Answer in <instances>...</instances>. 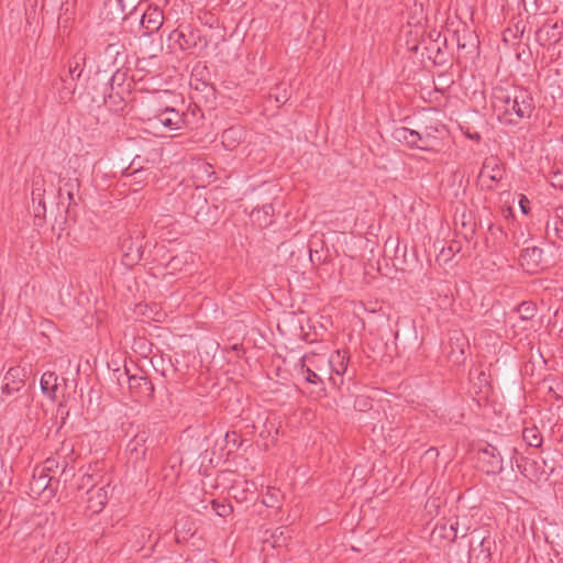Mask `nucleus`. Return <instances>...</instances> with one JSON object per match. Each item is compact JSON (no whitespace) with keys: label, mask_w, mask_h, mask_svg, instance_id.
I'll use <instances>...</instances> for the list:
<instances>
[{"label":"nucleus","mask_w":563,"mask_h":563,"mask_svg":"<svg viewBox=\"0 0 563 563\" xmlns=\"http://www.w3.org/2000/svg\"><path fill=\"white\" fill-rule=\"evenodd\" d=\"M492 107L499 122L506 125H517L523 119H530L536 109L531 92L518 86L494 88Z\"/></svg>","instance_id":"f257e3e1"},{"label":"nucleus","mask_w":563,"mask_h":563,"mask_svg":"<svg viewBox=\"0 0 563 563\" xmlns=\"http://www.w3.org/2000/svg\"><path fill=\"white\" fill-rule=\"evenodd\" d=\"M421 141V151H431L439 144L446 133L445 125L438 119H427L418 129Z\"/></svg>","instance_id":"f03ea898"},{"label":"nucleus","mask_w":563,"mask_h":563,"mask_svg":"<svg viewBox=\"0 0 563 563\" xmlns=\"http://www.w3.org/2000/svg\"><path fill=\"white\" fill-rule=\"evenodd\" d=\"M505 169L503 163L496 156H488L484 159L478 174V183L482 188L493 190V183H498L504 178Z\"/></svg>","instance_id":"7ed1b4c3"},{"label":"nucleus","mask_w":563,"mask_h":563,"mask_svg":"<svg viewBox=\"0 0 563 563\" xmlns=\"http://www.w3.org/2000/svg\"><path fill=\"white\" fill-rule=\"evenodd\" d=\"M128 375L129 389L133 397L143 404H147L154 397V385L144 375H130L129 371L125 369Z\"/></svg>","instance_id":"20e7f679"},{"label":"nucleus","mask_w":563,"mask_h":563,"mask_svg":"<svg viewBox=\"0 0 563 563\" xmlns=\"http://www.w3.org/2000/svg\"><path fill=\"white\" fill-rule=\"evenodd\" d=\"M164 23L163 10L157 5H150L147 10L142 14L140 25L142 30V36H151L158 32Z\"/></svg>","instance_id":"39448f33"},{"label":"nucleus","mask_w":563,"mask_h":563,"mask_svg":"<svg viewBox=\"0 0 563 563\" xmlns=\"http://www.w3.org/2000/svg\"><path fill=\"white\" fill-rule=\"evenodd\" d=\"M543 250L538 246L527 247L521 251L519 263L525 272L534 274L542 266Z\"/></svg>","instance_id":"423d86ee"},{"label":"nucleus","mask_w":563,"mask_h":563,"mask_svg":"<svg viewBox=\"0 0 563 563\" xmlns=\"http://www.w3.org/2000/svg\"><path fill=\"white\" fill-rule=\"evenodd\" d=\"M152 120L157 121L168 130H179L184 125V115L172 107L158 109Z\"/></svg>","instance_id":"0eeeda50"},{"label":"nucleus","mask_w":563,"mask_h":563,"mask_svg":"<svg viewBox=\"0 0 563 563\" xmlns=\"http://www.w3.org/2000/svg\"><path fill=\"white\" fill-rule=\"evenodd\" d=\"M536 40L541 46H551L560 42L561 31L558 23L544 22L534 32Z\"/></svg>","instance_id":"6e6552de"},{"label":"nucleus","mask_w":563,"mask_h":563,"mask_svg":"<svg viewBox=\"0 0 563 563\" xmlns=\"http://www.w3.org/2000/svg\"><path fill=\"white\" fill-rule=\"evenodd\" d=\"M169 40H173L181 51H188L192 47H197L201 42V36L197 30H188L184 32L180 30H174L169 34Z\"/></svg>","instance_id":"1a4fd4ad"},{"label":"nucleus","mask_w":563,"mask_h":563,"mask_svg":"<svg viewBox=\"0 0 563 563\" xmlns=\"http://www.w3.org/2000/svg\"><path fill=\"white\" fill-rule=\"evenodd\" d=\"M56 456L62 460V475H74V462L76 461V452L74 444L70 441H64L60 448L56 451Z\"/></svg>","instance_id":"9d476101"},{"label":"nucleus","mask_w":563,"mask_h":563,"mask_svg":"<svg viewBox=\"0 0 563 563\" xmlns=\"http://www.w3.org/2000/svg\"><path fill=\"white\" fill-rule=\"evenodd\" d=\"M151 432L147 428L143 427L141 430L136 432V434L131 439L126 445V451L131 455H135L136 460H141L145 456L147 446L146 443L150 439Z\"/></svg>","instance_id":"9b49d317"},{"label":"nucleus","mask_w":563,"mask_h":563,"mask_svg":"<svg viewBox=\"0 0 563 563\" xmlns=\"http://www.w3.org/2000/svg\"><path fill=\"white\" fill-rule=\"evenodd\" d=\"M495 544L490 537H472L470 543V555L475 556L476 560H489L492 555V547Z\"/></svg>","instance_id":"f8f14e48"},{"label":"nucleus","mask_w":563,"mask_h":563,"mask_svg":"<svg viewBox=\"0 0 563 563\" xmlns=\"http://www.w3.org/2000/svg\"><path fill=\"white\" fill-rule=\"evenodd\" d=\"M479 455L481 461L487 463V467L485 470L487 474H497L503 471V459L496 446H486L485 449L479 451Z\"/></svg>","instance_id":"ddd939ff"},{"label":"nucleus","mask_w":563,"mask_h":563,"mask_svg":"<svg viewBox=\"0 0 563 563\" xmlns=\"http://www.w3.org/2000/svg\"><path fill=\"white\" fill-rule=\"evenodd\" d=\"M52 86L57 91L62 102L70 100L76 91L75 78H69L65 74H60L54 79Z\"/></svg>","instance_id":"4468645a"},{"label":"nucleus","mask_w":563,"mask_h":563,"mask_svg":"<svg viewBox=\"0 0 563 563\" xmlns=\"http://www.w3.org/2000/svg\"><path fill=\"white\" fill-rule=\"evenodd\" d=\"M109 90L119 91L121 95H131L133 80L129 79L126 69H117L109 81Z\"/></svg>","instance_id":"2eb2a0df"},{"label":"nucleus","mask_w":563,"mask_h":563,"mask_svg":"<svg viewBox=\"0 0 563 563\" xmlns=\"http://www.w3.org/2000/svg\"><path fill=\"white\" fill-rule=\"evenodd\" d=\"M391 136L395 141L399 143H404L409 147H415L421 150V141L418 133V130H411L406 126H400L394 129Z\"/></svg>","instance_id":"dca6fc26"},{"label":"nucleus","mask_w":563,"mask_h":563,"mask_svg":"<svg viewBox=\"0 0 563 563\" xmlns=\"http://www.w3.org/2000/svg\"><path fill=\"white\" fill-rule=\"evenodd\" d=\"M455 334V336L450 339L451 351L448 354V358L454 365H460L465 361L464 347L466 345V340L459 333Z\"/></svg>","instance_id":"f3484780"},{"label":"nucleus","mask_w":563,"mask_h":563,"mask_svg":"<svg viewBox=\"0 0 563 563\" xmlns=\"http://www.w3.org/2000/svg\"><path fill=\"white\" fill-rule=\"evenodd\" d=\"M349 356L345 351H335L328 360L332 374L343 376L347 371Z\"/></svg>","instance_id":"a211bd4d"},{"label":"nucleus","mask_w":563,"mask_h":563,"mask_svg":"<svg viewBox=\"0 0 563 563\" xmlns=\"http://www.w3.org/2000/svg\"><path fill=\"white\" fill-rule=\"evenodd\" d=\"M129 96L130 95H121L119 91L109 90L104 96V104L113 112L123 111Z\"/></svg>","instance_id":"6ab92c4d"},{"label":"nucleus","mask_w":563,"mask_h":563,"mask_svg":"<svg viewBox=\"0 0 563 563\" xmlns=\"http://www.w3.org/2000/svg\"><path fill=\"white\" fill-rule=\"evenodd\" d=\"M86 62V54L84 52H77L68 62V70L66 76L75 78V81L81 76Z\"/></svg>","instance_id":"aec40b11"},{"label":"nucleus","mask_w":563,"mask_h":563,"mask_svg":"<svg viewBox=\"0 0 563 563\" xmlns=\"http://www.w3.org/2000/svg\"><path fill=\"white\" fill-rule=\"evenodd\" d=\"M24 369L20 366H12L4 375V382L10 383L12 389H21L24 386Z\"/></svg>","instance_id":"412c9836"},{"label":"nucleus","mask_w":563,"mask_h":563,"mask_svg":"<svg viewBox=\"0 0 563 563\" xmlns=\"http://www.w3.org/2000/svg\"><path fill=\"white\" fill-rule=\"evenodd\" d=\"M43 179H35L33 183V190H32V202L35 203L37 201V207L34 208L35 214L40 216V213H45V202H44V192L45 189L43 188Z\"/></svg>","instance_id":"4be33fe9"},{"label":"nucleus","mask_w":563,"mask_h":563,"mask_svg":"<svg viewBox=\"0 0 563 563\" xmlns=\"http://www.w3.org/2000/svg\"><path fill=\"white\" fill-rule=\"evenodd\" d=\"M122 249L124 251V257L129 263H135L141 260L142 256V244L139 243L134 245L132 239H126L122 243Z\"/></svg>","instance_id":"5701e85b"},{"label":"nucleus","mask_w":563,"mask_h":563,"mask_svg":"<svg viewBox=\"0 0 563 563\" xmlns=\"http://www.w3.org/2000/svg\"><path fill=\"white\" fill-rule=\"evenodd\" d=\"M43 394L54 397L57 389V375L54 372H45L41 377Z\"/></svg>","instance_id":"b1692460"},{"label":"nucleus","mask_w":563,"mask_h":563,"mask_svg":"<svg viewBox=\"0 0 563 563\" xmlns=\"http://www.w3.org/2000/svg\"><path fill=\"white\" fill-rule=\"evenodd\" d=\"M522 438L530 446L539 448L542 444V435L537 427L525 428Z\"/></svg>","instance_id":"393cba45"},{"label":"nucleus","mask_w":563,"mask_h":563,"mask_svg":"<svg viewBox=\"0 0 563 563\" xmlns=\"http://www.w3.org/2000/svg\"><path fill=\"white\" fill-rule=\"evenodd\" d=\"M91 496L88 498V503L90 504V507L95 508L98 507L99 509H102L103 506L107 504L108 500V492L106 487L98 488L95 493H90Z\"/></svg>","instance_id":"a878e982"},{"label":"nucleus","mask_w":563,"mask_h":563,"mask_svg":"<svg viewBox=\"0 0 563 563\" xmlns=\"http://www.w3.org/2000/svg\"><path fill=\"white\" fill-rule=\"evenodd\" d=\"M300 374L303 376L305 380L310 384H322V379L320 376L313 372L309 366L306 365V356H303L300 360V367H299Z\"/></svg>","instance_id":"bb28decb"},{"label":"nucleus","mask_w":563,"mask_h":563,"mask_svg":"<svg viewBox=\"0 0 563 563\" xmlns=\"http://www.w3.org/2000/svg\"><path fill=\"white\" fill-rule=\"evenodd\" d=\"M241 135V131L236 128H230L222 133V143L227 147H234L236 137Z\"/></svg>","instance_id":"cd10ccee"},{"label":"nucleus","mask_w":563,"mask_h":563,"mask_svg":"<svg viewBox=\"0 0 563 563\" xmlns=\"http://www.w3.org/2000/svg\"><path fill=\"white\" fill-rule=\"evenodd\" d=\"M124 175L126 177H131L134 183L141 184L146 180L150 173L147 172V169H144L143 167H139V168H135L134 170H132L131 173H129V174L126 173Z\"/></svg>","instance_id":"c85d7f7f"},{"label":"nucleus","mask_w":563,"mask_h":563,"mask_svg":"<svg viewBox=\"0 0 563 563\" xmlns=\"http://www.w3.org/2000/svg\"><path fill=\"white\" fill-rule=\"evenodd\" d=\"M212 508L220 517H227L232 512V507L230 505L221 504L217 500H212Z\"/></svg>","instance_id":"c756f323"},{"label":"nucleus","mask_w":563,"mask_h":563,"mask_svg":"<svg viewBox=\"0 0 563 563\" xmlns=\"http://www.w3.org/2000/svg\"><path fill=\"white\" fill-rule=\"evenodd\" d=\"M95 487L93 477L90 474H85L81 477V483L78 485L79 489H87V493H92V488Z\"/></svg>","instance_id":"7c9ffc66"},{"label":"nucleus","mask_w":563,"mask_h":563,"mask_svg":"<svg viewBox=\"0 0 563 563\" xmlns=\"http://www.w3.org/2000/svg\"><path fill=\"white\" fill-rule=\"evenodd\" d=\"M551 184L555 188H563V169L551 172Z\"/></svg>","instance_id":"2f4dec72"},{"label":"nucleus","mask_w":563,"mask_h":563,"mask_svg":"<svg viewBox=\"0 0 563 563\" xmlns=\"http://www.w3.org/2000/svg\"><path fill=\"white\" fill-rule=\"evenodd\" d=\"M44 464H45V470L49 471V472H53L59 467L62 468V463L58 461L57 457H49L44 462Z\"/></svg>","instance_id":"473e14b6"},{"label":"nucleus","mask_w":563,"mask_h":563,"mask_svg":"<svg viewBox=\"0 0 563 563\" xmlns=\"http://www.w3.org/2000/svg\"><path fill=\"white\" fill-rule=\"evenodd\" d=\"M519 207L523 214H529L530 212V200L525 196L520 195L519 198Z\"/></svg>","instance_id":"72a5a7b5"},{"label":"nucleus","mask_w":563,"mask_h":563,"mask_svg":"<svg viewBox=\"0 0 563 563\" xmlns=\"http://www.w3.org/2000/svg\"><path fill=\"white\" fill-rule=\"evenodd\" d=\"M120 48H123V46L119 45V44H109L106 47V54H109V55L115 54L117 56H119L121 54Z\"/></svg>","instance_id":"f704fd0d"},{"label":"nucleus","mask_w":563,"mask_h":563,"mask_svg":"<svg viewBox=\"0 0 563 563\" xmlns=\"http://www.w3.org/2000/svg\"><path fill=\"white\" fill-rule=\"evenodd\" d=\"M49 482H51V477H48L47 475H41L36 479L35 484L37 485L38 488L45 489V488H47Z\"/></svg>","instance_id":"c9c22d12"},{"label":"nucleus","mask_w":563,"mask_h":563,"mask_svg":"<svg viewBox=\"0 0 563 563\" xmlns=\"http://www.w3.org/2000/svg\"><path fill=\"white\" fill-rule=\"evenodd\" d=\"M65 188H67V190H71L74 191L76 188L79 187V181L77 178L75 179H68L66 183H65Z\"/></svg>","instance_id":"e433bc0d"},{"label":"nucleus","mask_w":563,"mask_h":563,"mask_svg":"<svg viewBox=\"0 0 563 563\" xmlns=\"http://www.w3.org/2000/svg\"><path fill=\"white\" fill-rule=\"evenodd\" d=\"M287 100H288V92L286 89H284L282 93L275 95V101L277 103H285Z\"/></svg>","instance_id":"4c0bfd02"},{"label":"nucleus","mask_w":563,"mask_h":563,"mask_svg":"<svg viewBox=\"0 0 563 563\" xmlns=\"http://www.w3.org/2000/svg\"><path fill=\"white\" fill-rule=\"evenodd\" d=\"M20 389H12L10 383L8 382H4V384L2 385V393L7 395H12L13 393H16Z\"/></svg>","instance_id":"58836bf2"},{"label":"nucleus","mask_w":563,"mask_h":563,"mask_svg":"<svg viewBox=\"0 0 563 563\" xmlns=\"http://www.w3.org/2000/svg\"><path fill=\"white\" fill-rule=\"evenodd\" d=\"M519 310H520V311H522V310H523V311H526V312H528V311H530V310L532 311V310H534V306H533L531 302H522V303L520 305V307H519Z\"/></svg>","instance_id":"ea45409f"},{"label":"nucleus","mask_w":563,"mask_h":563,"mask_svg":"<svg viewBox=\"0 0 563 563\" xmlns=\"http://www.w3.org/2000/svg\"><path fill=\"white\" fill-rule=\"evenodd\" d=\"M146 310H147V305H144V306L140 305L136 307L135 313L145 314Z\"/></svg>","instance_id":"a19ab883"},{"label":"nucleus","mask_w":563,"mask_h":563,"mask_svg":"<svg viewBox=\"0 0 563 563\" xmlns=\"http://www.w3.org/2000/svg\"><path fill=\"white\" fill-rule=\"evenodd\" d=\"M516 32H519V33H520V36H523V34H525V32H526V25H522V26L520 27V24H519V23H517V24H516Z\"/></svg>","instance_id":"79ce46f5"},{"label":"nucleus","mask_w":563,"mask_h":563,"mask_svg":"<svg viewBox=\"0 0 563 563\" xmlns=\"http://www.w3.org/2000/svg\"><path fill=\"white\" fill-rule=\"evenodd\" d=\"M232 351H235L236 353H239L240 351H242V345L241 344H233L231 347H230ZM238 357H240V354H238Z\"/></svg>","instance_id":"37998d69"},{"label":"nucleus","mask_w":563,"mask_h":563,"mask_svg":"<svg viewBox=\"0 0 563 563\" xmlns=\"http://www.w3.org/2000/svg\"><path fill=\"white\" fill-rule=\"evenodd\" d=\"M504 214L506 218L512 217V209L508 207L507 210H504Z\"/></svg>","instance_id":"c03bdc74"},{"label":"nucleus","mask_w":563,"mask_h":563,"mask_svg":"<svg viewBox=\"0 0 563 563\" xmlns=\"http://www.w3.org/2000/svg\"><path fill=\"white\" fill-rule=\"evenodd\" d=\"M468 136H470V139L475 140L477 142L481 140V135L478 133H475V134H472V135H468Z\"/></svg>","instance_id":"a18cd8bd"},{"label":"nucleus","mask_w":563,"mask_h":563,"mask_svg":"<svg viewBox=\"0 0 563 563\" xmlns=\"http://www.w3.org/2000/svg\"><path fill=\"white\" fill-rule=\"evenodd\" d=\"M450 529H451L452 531H454V534H453V537H452V541H454V540H455V538L457 537L456 528H455L453 525H451Z\"/></svg>","instance_id":"49530a36"},{"label":"nucleus","mask_w":563,"mask_h":563,"mask_svg":"<svg viewBox=\"0 0 563 563\" xmlns=\"http://www.w3.org/2000/svg\"><path fill=\"white\" fill-rule=\"evenodd\" d=\"M67 196L70 201L74 200V191L67 190Z\"/></svg>","instance_id":"de8ad7c7"},{"label":"nucleus","mask_w":563,"mask_h":563,"mask_svg":"<svg viewBox=\"0 0 563 563\" xmlns=\"http://www.w3.org/2000/svg\"><path fill=\"white\" fill-rule=\"evenodd\" d=\"M534 20H537V15H533V16L529 18L527 23L532 25Z\"/></svg>","instance_id":"09e8293b"},{"label":"nucleus","mask_w":563,"mask_h":563,"mask_svg":"<svg viewBox=\"0 0 563 563\" xmlns=\"http://www.w3.org/2000/svg\"><path fill=\"white\" fill-rule=\"evenodd\" d=\"M164 5H167L169 3V0H159Z\"/></svg>","instance_id":"8fccbe9b"},{"label":"nucleus","mask_w":563,"mask_h":563,"mask_svg":"<svg viewBox=\"0 0 563 563\" xmlns=\"http://www.w3.org/2000/svg\"><path fill=\"white\" fill-rule=\"evenodd\" d=\"M266 504V506H272L269 503H272V499H268V503L267 501H264Z\"/></svg>","instance_id":"3c124183"},{"label":"nucleus","mask_w":563,"mask_h":563,"mask_svg":"<svg viewBox=\"0 0 563 563\" xmlns=\"http://www.w3.org/2000/svg\"><path fill=\"white\" fill-rule=\"evenodd\" d=\"M266 504V506H272L269 503H272V499H268V503L267 501H264Z\"/></svg>","instance_id":"603ef678"},{"label":"nucleus","mask_w":563,"mask_h":563,"mask_svg":"<svg viewBox=\"0 0 563 563\" xmlns=\"http://www.w3.org/2000/svg\"><path fill=\"white\" fill-rule=\"evenodd\" d=\"M119 2L121 3V2H122V0H119Z\"/></svg>","instance_id":"864d4df0"}]
</instances>
